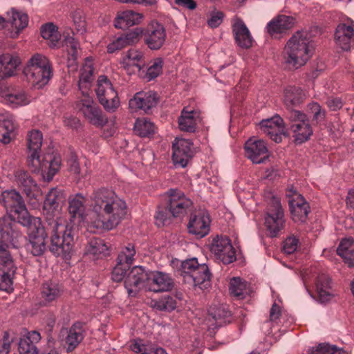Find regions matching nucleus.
<instances>
[{"label":"nucleus","mask_w":354,"mask_h":354,"mask_svg":"<svg viewBox=\"0 0 354 354\" xmlns=\"http://www.w3.org/2000/svg\"><path fill=\"white\" fill-rule=\"evenodd\" d=\"M0 290L10 292L13 290L12 277L16 267L7 248H17L22 236L8 218L0 219Z\"/></svg>","instance_id":"f03ea898"},{"label":"nucleus","mask_w":354,"mask_h":354,"mask_svg":"<svg viewBox=\"0 0 354 354\" xmlns=\"http://www.w3.org/2000/svg\"><path fill=\"white\" fill-rule=\"evenodd\" d=\"M3 207L6 209L8 217L0 218V219L8 218L12 223L13 228L16 229V224L13 222L17 221L24 226L29 229V241L26 244V250L33 256H40L46 250V234L43 227H38L32 225V218L30 217L24 201H1Z\"/></svg>","instance_id":"7ed1b4c3"},{"label":"nucleus","mask_w":354,"mask_h":354,"mask_svg":"<svg viewBox=\"0 0 354 354\" xmlns=\"http://www.w3.org/2000/svg\"><path fill=\"white\" fill-rule=\"evenodd\" d=\"M200 119V112L196 110H188L184 107L178 118L179 129L183 131L193 133L196 129V125Z\"/></svg>","instance_id":"c756f323"},{"label":"nucleus","mask_w":354,"mask_h":354,"mask_svg":"<svg viewBox=\"0 0 354 354\" xmlns=\"http://www.w3.org/2000/svg\"><path fill=\"white\" fill-rule=\"evenodd\" d=\"M289 207L295 222L306 221L310 209L306 201H289Z\"/></svg>","instance_id":"58836bf2"},{"label":"nucleus","mask_w":354,"mask_h":354,"mask_svg":"<svg viewBox=\"0 0 354 354\" xmlns=\"http://www.w3.org/2000/svg\"><path fill=\"white\" fill-rule=\"evenodd\" d=\"M68 212L71 215V221L68 224L74 227L84 222L88 213L86 212L85 205L82 201H70L68 205Z\"/></svg>","instance_id":"4c0bfd02"},{"label":"nucleus","mask_w":354,"mask_h":354,"mask_svg":"<svg viewBox=\"0 0 354 354\" xmlns=\"http://www.w3.org/2000/svg\"><path fill=\"white\" fill-rule=\"evenodd\" d=\"M142 32L143 29L142 28L136 27L122 34L108 44L107 52L109 53H113L129 46L137 44Z\"/></svg>","instance_id":"412c9836"},{"label":"nucleus","mask_w":354,"mask_h":354,"mask_svg":"<svg viewBox=\"0 0 354 354\" xmlns=\"http://www.w3.org/2000/svg\"><path fill=\"white\" fill-rule=\"evenodd\" d=\"M232 33L236 44L248 49L252 45V37L244 21L240 18H236L232 25Z\"/></svg>","instance_id":"b1692460"},{"label":"nucleus","mask_w":354,"mask_h":354,"mask_svg":"<svg viewBox=\"0 0 354 354\" xmlns=\"http://www.w3.org/2000/svg\"><path fill=\"white\" fill-rule=\"evenodd\" d=\"M337 253L350 267H354V241L352 239H343L337 249Z\"/></svg>","instance_id":"ea45409f"},{"label":"nucleus","mask_w":354,"mask_h":354,"mask_svg":"<svg viewBox=\"0 0 354 354\" xmlns=\"http://www.w3.org/2000/svg\"><path fill=\"white\" fill-rule=\"evenodd\" d=\"M93 209L91 212V221L88 222V229L91 232L95 233L100 230H110L117 226V221L111 220V218H104L101 216L99 212L101 210V205L96 202L91 203Z\"/></svg>","instance_id":"4be33fe9"},{"label":"nucleus","mask_w":354,"mask_h":354,"mask_svg":"<svg viewBox=\"0 0 354 354\" xmlns=\"http://www.w3.org/2000/svg\"><path fill=\"white\" fill-rule=\"evenodd\" d=\"M68 165L71 172L75 174H80V167L77 160V156L74 153H71L70 158L68 160Z\"/></svg>","instance_id":"774afa93"},{"label":"nucleus","mask_w":354,"mask_h":354,"mask_svg":"<svg viewBox=\"0 0 354 354\" xmlns=\"http://www.w3.org/2000/svg\"><path fill=\"white\" fill-rule=\"evenodd\" d=\"M71 17L77 33L83 35L86 31V24L84 13L81 10H76L71 13Z\"/></svg>","instance_id":"6e6d98bb"},{"label":"nucleus","mask_w":354,"mask_h":354,"mask_svg":"<svg viewBox=\"0 0 354 354\" xmlns=\"http://www.w3.org/2000/svg\"><path fill=\"white\" fill-rule=\"evenodd\" d=\"M43 135L39 130H32L28 134L27 156L28 167L34 173H41L48 182L53 180L61 167V157L55 153H47L40 159L39 153L42 145Z\"/></svg>","instance_id":"20e7f679"},{"label":"nucleus","mask_w":354,"mask_h":354,"mask_svg":"<svg viewBox=\"0 0 354 354\" xmlns=\"http://www.w3.org/2000/svg\"><path fill=\"white\" fill-rule=\"evenodd\" d=\"M286 220L280 201H270L266 210L265 225L271 237H277L284 229Z\"/></svg>","instance_id":"1a4fd4ad"},{"label":"nucleus","mask_w":354,"mask_h":354,"mask_svg":"<svg viewBox=\"0 0 354 354\" xmlns=\"http://www.w3.org/2000/svg\"><path fill=\"white\" fill-rule=\"evenodd\" d=\"M11 17L8 19V21L12 24V27L16 28L17 30H23L25 28L28 24V17L25 13H21L19 12L12 10Z\"/></svg>","instance_id":"864d4df0"},{"label":"nucleus","mask_w":354,"mask_h":354,"mask_svg":"<svg viewBox=\"0 0 354 354\" xmlns=\"http://www.w3.org/2000/svg\"><path fill=\"white\" fill-rule=\"evenodd\" d=\"M306 98V93L296 86H287L283 90V104L287 109V113L296 111L295 107L299 106Z\"/></svg>","instance_id":"a878e982"},{"label":"nucleus","mask_w":354,"mask_h":354,"mask_svg":"<svg viewBox=\"0 0 354 354\" xmlns=\"http://www.w3.org/2000/svg\"><path fill=\"white\" fill-rule=\"evenodd\" d=\"M192 145V142L189 140L176 138L172 147V159L175 165H178L182 167L187 166L194 154Z\"/></svg>","instance_id":"aec40b11"},{"label":"nucleus","mask_w":354,"mask_h":354,"mask_svg":"<svg viewBox=\"0 0 354 354\" xmlns=\"http://www.w3.org/2000/svg\"><path fill=\"white\" fill-rule=\"evenodd\" d=\"M310 113L313 115V121L317 124L323 122L326 117V111L317 102H312L308 105Z\"/></svg>","instance_id":"052dcab7"},{"label":"nucleus","mask_w":354,"mask_h":354,"mask_svg":"<svg viewBox=\"0 0 354 354\" xmlns=\"http://www.w3.org/2000/svg\"><path fill=\"white\" fill-rule=\"evenodd\" d=\"M210 223L211 218L208 211L205 209H198L191 214L187 229L190 234L203 238L208 234Z\"/></svg>","instance_id":"2eb2a0df"},{"label":"nucleus","mask_w":354,"mask_h":354,"mask_svg":"<svg viewBox=\"0 0 354 354\" xmlns=\"http://www.w3.org/2000/svg\"><path fill=\"white\" fill-rule=\"evenodd\" d=\"M209 315L215 320L217 326L230 322L231 311L226 304L212 306L208 310Z\"/></svg>","instance_id":"a19ab883"},{"label":"nucleus","mask_w":354,"mask_h":354,"mask_svg":"<svg viewBox=\"0 0 354 354\" xmlns=\"http://www.w3.org/2000/svg\"><path fill=\"white\" fill-rule=\"evenodd\" d=\"M123 64L125 66H136L138 71H140L145 65L144 55L138 50L129 49L123 58Z\"/></svg>","instance_id":"c03bdc74"},{"label":"nucleus","mask_w":354,"mask_h":354,"mask_svg":"<svg viewBox=\"0 0 354 354\" xmlns=\"http://www.w3.org/2000/svg\"><path fill=\"white\" fill-rule=\"evenodd\" d=\"M335 40L337 45L343 50H349L351 44L354 41V28L353 26H348L346 24H339L335 30Z\"/></svg>","instance_id":"c85d7f7f"},{"label":"nucleus","mask_w":354,"mask_h":354,"mask_svg":"<svg viewBox=\"0 0 354 354\" xmlns=\"http://www.w3.org/2000/svg\"><path fill=\"white\" fill-rule=\"evenodd\" d=\"M61 295V288L57 283L46 282L43 284L41 297L44 301L50 303L55 301Z\"/></svg>","instance_id":"8fccbe9b"},{"label":"nucleus","mask_w":354,"mask_h":354,"mask_svg":"<svg viewBox=\"0 0 354 354\" xmlns=\"http://www.w3.org/2000/svg\"><path fill=\"white\" fill-rule=\"evenodd\" d=\"M43 214L46 216V228L51 234L48 246L49 251L56 257L70 259L74 246L75 227L66 224L65 221L59 217L57 201H44Z\"/></svg>","instance_id":"f257e3e1"},{"label":"nucleus","mask_w":354,"mask_h":354,"mask_svg":"<svg viewBox=\"0 0 354 354\" xmlns=\"http://www.w3.org/2000/svg\"><path fill=\"white\" fill-rule=\"evenodd\" d=\"M159 102L158 93L153 91L136 93L133 99L129 101V106L132 109L144 110L146 113L155 107Z\"/></svg>","instance_id":"5701e85b"},{"label":"nucleus","mask_w":354,"mask_h":354,"mask_svg":"<svg viewBox=\"0 0 354 354\" xmlns=\"http://www.w3.org/2000/svg\"><path fill=\"white\" fill-rule=\"evenodd\" d=\"M298 239L294 236L288 237L283 243V251L285 253L290 254L297 248Z\"/></svg>","instance_id":"338daca9"},{"label":"nucleus","mask_w":354,"mask_h":354,"mask_svg":"<svg viewBox=\"0 0 354 354\" xmlns=\"http://www.w3.org/2000/svg\"><path fill=\"white\" fill-rule=\"evenodd\" d=\"M93 68L91 65H86L81 70L79 80V88L82 91V83H90L92 81Z\"/></svg>","instance_id":"e2e57ef3"},{"label":"nucleus","mask_w":354,"mask_h":354,"mask_svg":"<svg viewBox=\"0 0 354 354\" xmlns=\"http://www.w3.org/2000/svg\"><path fill=\"white\" fill-rule=\"evenodd\" d=\"M149 270L142 266H135L124 279V287L130 297H136L141 289L147 290Z\"/></svg>","instance_id":"f8f14e48"},{"label":"nucleus","mask_w":354,"mask_h":354,"mask_svg":"<svg viewBox=\"0 0 354 354\" xmlns=\"http://www.w3.org/2000/svg\"><path fill=\"white\" fill-rule=\"evenodd\" d=\"M28 82L35 88L40 89L46 85L52 77V69H24Z\"/></svg>","instance_id":"cd10ccee"},{"label":"nucleus","mask_w":354,"mask_h":354,"mask_svg":"<svg viewBox=\"0 0 354 354\" xmlns=\"http://www.w3.org/2000/svg\"><path fill=\"white\" fill-rule=\"evenodd\" d=\"M83 97L80 100V110L84 116L93 125L102 127L108 122L107 117L103 114L100 106L94 102L93 98L84 91H82Z\"/></svg>","instance_id":"9d476101"},{"label":"nucleus","mask_w":354,"mask_h":354,"mask_svg":"<svg viewBox=\"0 0 354 354\" xmlns=\"http://www.w3.org/2000/svg\"><path fill=\"white\" fill-rule=\"evenodd\" d=\"M52 69L49 60L41 54H35L28 61L24 69Z\"/></svg>","instance_id":"3c124183"},{"label":"nucleus","mask_w":354,"mask_h":354,"mask_svg":"<svg viewBox=\"0 0 354 354\" xmlns=\"http://www.w3.org/2000/svg\"><path fill=\"white\" fill-rule=\"evenodd\" d=\"M209 249L216 258L223 264H230L236 259L235 249L233 248L230 239L226 236L216 235L214 237Z\"/></svg>","instance_id":"ddd939ff"},{"label":"nucleus","mask_w":354,"mask_h":354,"mask_svg":"<svg viewBox=\"0 0 354 354\" xmlns=\"http://www.w3.org/2000/svg\"><path fill=\"white\" fill-rule=\"evenodd\" d=\"M259 127L266 135L277 143L282 141V136H288L285 131L283 120L278 115L261 120Z\"/></svg>","instance_id":"6ab92c4d"},{"label":"nucleus","mask_w":354,"mask_h":354,"mask_svg":"<svg viewBox=\"0 0 354 354\" xmlns=\"http://www.w3.org/2000/svg\"><path fill=\"white\" fill-rule=\"evenodd\" d=\"M314 53V46L310 34L306 30H298L287 41L283 48V59L292 68L304 66Z\"/></svg>","instance_id":"39448f33"},{"label":"nucleus","mask_w":354,"mask_h":354,"mask_svg":"<svg viewBox=\"0 0 354 354\" xmlns=\"http://www.w3.org/2000/svg\"><path fill=\"white\" fill-rule=\"evenodd\" d=\"M68 198V199H85L86 196L82 193H77L75 196H67L66 193L62 188L54 187L50 189L46 195L45 199H62Z\"/></svg>","instance_id":"5fc2aeb1"},{"label":"nucleus","mask_w":354,"mask_h":354,"mask_svg":"<svg viewBox=\"0 0 354 354\" xmlns=\"http://www.w3.org/2000/svg\"><path fill=\"white\" fill-rule=\"evenodd\" d=\"M136 254L134 245L129 243L118 254L117 264L111 272V279L115 282L122 281L133 262V257Z\"/></svg>","instance_id":"dca6fc26"},{"label":"nucleus","mask_w":354,"mask_h":354,"mask_svg":"<svg viewBox=\"0 0 354 354\" xmlns=\"http://www.w3.org/2000/svg\"><path fill=\"white\" fill-rule=\"evenodd\" d=\"M41 339L40 333L36 330L28 332L26 336L21 337L19 342V352L20 354H37L35 344Z\"/></svg>","instance_id":"f704fd0d"},{"label":"nucleus","mask_w":354,"mask_h":354,"mask_svg":"<svg viewBox=\"0 0 354 354\" xmlns=\"http://www.w3.org/2000/svg\"><path fill=\"white\" fill-rule=\"evenodd\" d=\"M41 35L44 39L48 40L50 48H55L61 39V35L57 27L53 23H48L41 28Z\"/></svg>","instance_id":"37998d69"},{"label":"nucleus","mask_w":354,"mask_h":354,"mask_svg":"<svg viewBox=\"0 0 354 354\" xmlns=\"http://www.w3.org/2000/svg\"><path fill=\"white\" fill-rule=\"evenodd\" d=\"M97 98L102 97H112L114 92H116L110 82L105 75H100L97 82V88L95 89Z\"/></svg>","instance_id":"de8ad7c7"},{"label":"nucleus","mask_w":354,"mask_h":354,"mask_svg":"<svg viewBox=\"0 0 354 354\" xmlns=\"http://www.w3.org/2000/svg\"><path fill=\"white\" fill-rule=\"evenodd\" d=\"M97 99L101 105L108 112L112 113L115 111L120 106V100L117 92H114L112 97H102Z\"/></svg>","instance_id":"13d9d810"},{"label":"nucleus","mask_w":354,"mask_h":354,"mask_svg":"<svg viewBox=\"0 0 354 354\" xmlns=\"http://www.w3.org/2000/svg\"><path fill=\"white\" fill-rule=\"evenodd\" d=\"M244 149L245 156L254 164L263 163L268 159V149L263 140L250 138L245 142Z\"/></svg>","instance_id":"f3484780"},{"label":"nucleus","mask_w":354,"mask_h":354,"mask_svg":"<svg viewBox=\"0 0 354 354\" xmlns=\"http://www.w3.org/2000/svg\"><path fill=\"white\" fill-rule=\"evenodd\" d=\"M286 115L295 142L302 144L308 140L313 134V129L307 115L300 111H292L290 113H286Z\"/></svg>","instance_id":"6e6552de"},{"label":"nucleus","mask_w":354,"mask_h":354,"mask_svg":"<svg viewBox=\"0 0 354 354\" xmlns=\"http://www.w3.org/2000/svg\"><path fill=\"white\" fill-rule=\"evenodd\" d=\"M64 44L67 48L68 56L73 61H75L78 56L79 42L73 37L68 36L64 39Z\"/></svg>","instance_id":"bf43d9fd"},{"label":"nucleus","mask_w":354,"mask_h":354,"mask_svg":"<svg viewBox=\"0 0 354 354\" xmlns=\"http://www.w3.org/2000/svg\"><path fill=\"white\" fill-rule=\"evenodd\" d=\"M85 253L95 259L106 257L110 254L109 247L104 240L98 238L91 239L86 247Z\"/></svg>","instance_id":"e433bc0d"},{"label":"nucleus","mask_w":354,"mask_h":354,"mask_svg":"<svg viewBox=\"0 0 354 354\" xmlns=\"http://www.w3.org/2000/svg\"><path fill=\"white\" fill-rule=\"evenodd\" d=\"M151 306L160 311L170 312L176 308L177 301L175 297L165 295L157 300H152Z\"/></svg>","instance_id":"49530a36"},{"label":"nucleus","mask_w":354,"mask_h":354,"mask_svg":"<svg viewBox=\"0 0 354 354\" xmlns=\"http://www.w3.org/2000/svg\"><path fill=\"white\" fill-rule=\"evenodd\" d=\"M133 130L140 137H150L155 132V125L145 118L138 119L135 122Z\"/></svg>","instance_id":"09e8293b"},{"label":"nucleus","mask_w":354,"mask_h":354,"mask_svg":"<svg viewBox=\"0 0 354 354\" xmlns=\"http://www.w3.org/2000/svg\"><path fill=\"white\" fill-rule=\"evenodd\" d=\"M307 354H342V351L337 347L329 344H319L315 347L308 350Z\"/></svg>","instance_id":"4d7b16f0"},{"label":"nucleus","mask_w":354,"mask_h":354,"mask_svg":"<svg viewBox=\"0 0 354 354\" xmlns=\"http://www.w3.org/2000/svg\"><path fill=\"white\" fill-rule=\"evenodd\" d=\"M223 17L224 15L221 11L212 12L207 20V24L212 28H217L222 23Z\"/></svg>","instance_id":"69168bd1"},{"label":"nucleus","mask_w":354,"mask_h":354,"mask_svg":"<svg viewBox=\"0 0 354 354\" xmlns=\"http://www.w3.org/2000/svg\"><path fill=\"white\" fill-rule=\"evenodd\" d=\"M141 36L144 42L151 50L160 49L165 43L167 34L165 26L158 21H152L147 26Z\"/></svg>","instance_id":"4468645a"},{"label":"nucleus","mask_w":354,"mask_h":354,"mask_svg":"<svg viewBox=\"0 0 354 354\" xmlns=\"http://www.w3.org/2000/svg\"><path fill=\"white\" fill-rule=\"evenodd\" d=\"M179 272L185 283L198 286L201 290L207 289L211 286L212 274L208 266L199 264L196 258L182 261Z\"/></svg>","instance_id":"423d86ee"},{"label":"nucleus","mask_w":354,"mask_h":354,"mask_svg":"<svg viewBox=\"0 0 354 354\" xmlns=\"http://www.w3.org/2000/svg\"><path fill=\"white\" fill-rule=\"evenodd\" d=\"M230 292L237 299H243L250 293L247 282L240 277H233L230 282Z\"/></svg>","instance_id":"79ce46f5"},{"label":"nucleus","mask_w":354,"mask_h":354,"mask_svg":"<svg viewBox=\"0 0 354 354\" xmlns=\"http://www.w3.org/2000/svg\"><path fill=\"white\" fill-rule=\"evenodd\" d=\"M175 286L171 276L161 271H149L147 290L154 292L171 291Z\"/></svg>","instance_id":"a211bd4d"},{"label":"nucleus","mask_w":354,"mask_h":354,"mask_svg":"<svg viewBox=\"0 0 354 354\" xmlns=\"http://www.w3.org/2000/svg\"><path fill=\"white\" fill-rule=\"evenodd\" d=\"M312 278L307 273L304 275V283L310 295L321 304H326L331 300L334 294L330 277L322 273L314 274Z\"/></svg>","instance_id":"0eeeda50"},{"label":"nucleus","mask_w":354,"mask_h":354,"mask_svg":"<svg viewBox=\"0 0 354 354\" xmlns=\"http://www.w3.org/2000/svg\"><path fill=\"white\" fill-rule=\"evenodd\" d=\"M192 201H167L164 207H158L156 215V224L158 227L167 225L171 217H180L192 205Z\"/></svg>","instance_id":"9b49d317"},{"label":"nucleus","mask_w":354,"mask_h":354,"mask_svg":"<svg viewBox=\"0 0 354 354\" xmlns=\"http://www.w3.org/2000/svg\"><path fill=\"white\" fill-rule=\"evenodd\" d=\"M84 325L81 322L73 324L65 339L64 347L68 353L73 351L83 340Z\"/></svg>","instance_id":"7c9ffc66"},{"label":"nucleus","mask_w":354,"mask_h":354,"mask_svg":"<svg viewBox=\"0 0 354 354\" xmlns=\"http://www.w3.org/2000/svg\"><path fill=\"white\" fill-rule=\"evenodd\" d=\"M103 207L104 212L111 220H116L117 225L120 219L123 218L127 214V207L124 201H93Z\"/></svg>","instance_id":"bb28decb"},{"label":"nucleus","mask_w":354,"mask_h":354,"mask_svg":"<svg viewBox=\"0 0 354 354\" xmlns=\"http://www.w3.org/2000/svg\"><path fill=\"white\" fill-rule=\"evenodd\" d=\"M5 100L12 107L26 105L30 102L29 98L24 91H18L13 93H6L5 95Z\"/></svg>","instance_id":"603ef678"},{"label":"nucleus","mask_w":354,"mask_h":354,"mask_svg":"<svg viewBox=\"0 0 354 354\" xmlns=\"http://www.w3.org/2000/svg\"><path fill=\"white\" fill-rule=\"evenodd\" d=\"M143 18L140 13L133 10H126L119 13L114 20V26L118 29H127L139 24Z\"/></svg>","instance_id":"473e14b6"},{"label":"nucleus","mask_w":354,"mask_h":354,"mask_svg":"<svg viewBox=\"0 0 354 354\" xmlns=\"http://www.w3.org/2000/svg\"><path fill=\"white\" fill-rule=\"evenodd\" d=\"M295 19L290 16L280 15L274 17L266 26L267 32L272 37L286 32L295 25Z\"/></svg>","instance_id":"393cba45"},{"label":"nucleus","mask_w":354,"mask_h":354,"mask_svg":"<svg viewBox=\"0 0 354 354\" xmlns=\"http://www.w3.org/2000/svg\"><path fill=\"white\" fill-rule=\"evenodd\" d=\"M16 180L23 187V192L29 199H36L38 196L35 192H38L37 185L33 179L27 171L17 170L15 174Z\"/></svg>","instance_id":"2f4dec72"},{"label":"nucleus","mask_w":354,"mask_h":354,"mask_svg":"<svg viewBox=\"0 0 354 354\" xmlns=\"http://www.w3.org/2000/svg\"><path fill=\"white\" fill-rule=\"evenodd\" d=\"M116 195L112 189L102 187L94 191L92 199H114Z\"/></svg>","instance_id":"0e129e2a"},{"label":"nucleus","mask_w":354,"mask_h":354,"mask_svg":"<svg viewBox=\"0 0 354 354\" xmlns=\"http://www.w3.org/2000/svg\"><path fill=\"white\" fill-rule=\"evenodd\" d=\"M129 348L136 353L141 354H167L162 347L157 346L150 342L140 338L132 339L129 342Z\"/></svg>","instance_id":"72a5a7b5"},{"label":"nucleus","mask_w":354,"mask_h":354,"mask_svg":"<svg viewBox=\"0 0 354 354\" xmlns=\"http://www.w3.org/2000/svg\"><path fill=\"white\" fill-rule=\"evenodd\" d=\"M15 128L12 120L0 116V142L3 144L10 143L14 136Z\"/></svg>","instance_id":"a18cd8bd"},{"label":"nucleus","mask_w":354,"mask_h":354,"mask_svg":"<svg viewBox=\"0 0 354 354\" xmlns=\"http://www.w3.org/2000/svg\"><path fill=\"white\" fill-rule=\"evenodd\" d=\"M21 61L19 57L10 54L0 56V80L14 75Z\"/></svg>","instance_id":"c9c22d12"},{"label":"nucleus","mask_w":354,"mask_h":354,"mask_svg":"<svg viewBox=\"0 0 354 354\" xmlns=\"http://www.w3.org/2000/svg\"><path fill=\"white\" fill-rule=\"evenodd\" d=\"M163 61L161 58H157L151 66H150L147 72V77L151 80L157 77L162 72Z\"/></svg>","instance_id":"680f3d73"}]
</instances>
